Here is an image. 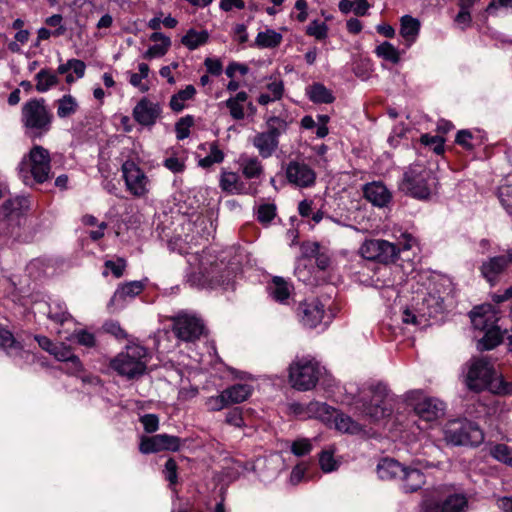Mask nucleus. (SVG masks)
Returning a JSON list of instances; mask_svg holds the SVG:
<instances>
[{
    "instance_id": "nucleus-33",
    "label": "nucleus",
    "mask_w": 512,
    "mask_h": 512,
    "mask_svg": "<svg viewBox=\"0 0 512 512\" xmlns=\"http://www.w3.org/2000/svg\"><path fill=\"white\" fill-rule=\"evenodd\" d=\"M309 99L314 103L330 104L335 100L332 92L322 83H314L308 89Z\"/></svg>"
},
{
    "instance_id": "nucleus-24",
    "label": "nucleus",
    "mask_w": 512,
    "mask_h": 512,
    "mask_svg": "<svg viewBox=\"0 0 512 512\" xmlns=\"http://www.w3.org/2000/svg\"><path fill=\"white\" fill-rule=\"evenodd\" d=\"M0 349L5 351L9 357L15 359L29 356V353L23 349L21 343L14 338L13 334L2 328H0Z\"/></svg>"
},
{
    "instance_id": "nucleus-47",
    "label": "nucleus",
    "mask_w": 512,
    "mask_h": 512,
    "mask_svg": "<svg viewBox=\"0 0 512 512\" xmlns=\"http://www.w3.org/2000/svg\"><path fill=\"white\" fill-rule=\"evenodd\" d=\"M139 450L143 454L156 453L161 450L159 436L144 437L141 439Z\"/></svg>"
},
{
    "instance_id": "nucleus-45",
    "label": "nucleus",
    "mask_w": 512,
    "mask_h": 512,
    "mask_svg": "<svg viewBox=\"0 0 512 512\" xmlns=\"http://www.w3.org/2000/svg\"><path fill=\"white\" fill-rule=\"evenodd\" d=\"M490 455L504 464L512 467V448L505 444H497L491 447Z\"/></svg>"
},
{
    "instance_id": "nucleus-48",
    "label": "nucleus",
    "mask_w": 512,
    "mask_h": 512,
    "mask_svg": "<svg viewBox=\"0 0 512 512\" xmlns=\"http://www.w3.org/2000/svg\"><path fill=\"white\" fill-rule=\"evenodd\" d=\"M472 2H463L459 3L460 11L456 15L454 21L457 25L460 26L461 29H465L467 26H469L471 22V15L469 12V8L473 5Z\"/></svg>"
},
{
    "instance_id": "nucleus-2",
    "label": "nucleus",
    "mask_w": 512,
    "mask_h": 512,
    "mask_svg": "<svg viewBox=\"0 0 512 512\" xmlns=\"http://www.w3.org/2000/svg\"><path fill=\"white\" fill-rule=\"evenodd\" d=\"M415 244L413 236L403 233L396 243L383 239L366 240L360 246L359 253L366 260L391 264L397 261L402 251L410 250Z\"/></svg>"
},
{
    "instance_id": "nucleus-12",
    "label": "nucleus",
    "mask_w": 512,
    "mask_h": 512,
    "mask_svg": "<svg viewBox=\"0 0 512 512\" xmlns=\"http://www.w3.org/2000/svg\"><path fill=\"white\" fill-rule=\"evenodd\" d=\"M198 272H194L189 281L200 287L215 288L224 284L222 277L218 276V266L213 262L205 259L204 256L200 257Z\"/></svg>"
},
{
    "instance_id": "nucleus-43",
    "label": "nucleus",
    "mask_w": 512,
    "mask_h": 512,
    "mask_svg": "<svg viewBox=\"0 0 512 512\" xmlns=\"http://www.w3.org/2000/svg\"><path fill=\"white\" fill-rule=\"evenodd\" d=\"M307 410L310 413V416L321 419L322 421L330 420L335 413V411L326 403L317 401L310 402L307 406Z\"/></svg>"
},
{
    "instance_id": "nucleus-56",
    "label": "nucleus",
    "mask_w": 512,
    "mask_h": 512,
    "mask_svg": "<svg viewBox=\"0 0 512 512\" xmlns=\"http://www.w3.org/2000/svg\"><path fill=\"white\" fill-rule=\"evenodd\" d=\"M512 298V287H509L503 291L491 292L488 294V303L496 304L500 306L502 303Z\"/></svg>"
},
{
    "instance_id": "nucleus-41",
    "label": "nucleus",
    "mask_w": 512,
    "mask_h": 512,
    "mask_svg": "<svg viewBox=\"0 0 512 512\" xmlns=\"http://www.w3.org/2000/svg\"><path fill=\"white\" fill-rule=\"evenodd\" d=\"M334 454L335 448L333 446L319 454V465L324 473H330L338 469L340 462L334 457Z\"/></svg>"
},
{
    "instance_id": "nucleus-39",
    "label": "nucleus",
    "mask_w": 512,
    "mask_h": 512,
    "mask_svg": "<svg viewBox=\"0 0 512 512\" xmlns=\"http://www.w3.org/2000/svg\"><path fill=\"white\" fill-rule=\"evenodd\" d=\"M503 315V310L500 306L492 303H482V325L487 327L492 324H497Z\"/></svg>"
},
{
    "instance_id": "nucleus-50",
    "label": "nucleus",
    "mask_w": 512,
    "mask_h": 512,
    "mask_svg": "<svg viewBox=\"0 0 512 512\" xmlns=\"http://www.w3.org/2000/svg\"><path fill=\"white\" fill-rule=\"evenodd\" d=\"M161 450L178 451L181 446L180 438L168 434H158Z\"/></svg>"
},
{
    "instance_id": "nucleus-57",
    "label": "nucleus",
    "mask_w": 512,
    "mask_h": 512,
    "mask_svg": "<svg viewBox=\"0 0 512 512\" xmlns=\"http://www.w3.org/2000/svg\"><path fill=\"white\" fill-rule=\"evenodd\" d=\"M105 267L109 269L116 278H120L126 267V261L123 258H118L116 261L107 260Z\"/></svg>"
},
{
    "instance_id": "nucleus-27",
    "label": "nucleus",
    "mask_w": 512,
    "mask_h": 512,
    "mask_svg": "<svg viewBox=\"0 0 512 512\" xmlns=\"http://www.w3.org/2000/svg\"><path fill=\"white\" fill-rule=\"evenodd\" d=\"M144 289L142 281H130L120 285L114 292L111 299L112 304L125 301L127 298H134L139 295Z\"/></svg>"
},
{
    "instance_id": "nucleus-14",
    "label": "nucleus",
    "mask_w": 512,
    "mask_h": 512,
    "mask_svg": "<svg viewBox=\"0 0 512 512\" xmlns=\"http://www.w3.org/2000/svg\"><path fill=\"white\" fill-rule=\"evenodd\" d=\"M286 176L290 183L298 187H309L316 178L314 170L306 162H289Z\"/></svg>"
},
{
    "instance_id": "nucleus-61",
    "label": "nucleus",
    "mask_w": 512,
    "mask_h": 512,
    "mask_svg": "<svg viewBox=\"0 0 512 512\" xmlns=\"http://www.w3.org/2000/svg\"><path fill=\"white\" fill-rule=\"evenodd\" d=\"M262 168L259 162H246L243 167V174L247 179H253L260 176Z\"/></svg>"
},
{
    "instance_id": "nucleus-44",
    "label": "nucleus",
    "mask_w": 512,
    "mask_h": 512,
    "mask_svg": "<svg viewBox=\"0 0 512 512\" xmlns=\"http://www.w3.org/2000/svg\"><path fill=\"white\" fill-rule=\"evenodd\" d=\"M375 53L386 61L397 64L400 61L399 51L389 42L385 41L376 47Z\"/></svg>"
},
{
    "instance_id": "nucleus-46",
    "label": "nucleus",
    "mask_w": 512,
    "mask_h": 512,
    "mask_svg": "<svg viewBox=\"0 0 512 512\" xmlns=\"http://www.w3.org/2000/svg\"><path fill=\"white\" fill-rule=\"evenodd\" d=\"M420 142L425 148L432 149L437 155H441L444 152L445 140L439 135L430 136L429 134H424L421 136Z\"/></svg>"
},
{
    "instance_id": "nucleus-32",
    "label": "nucleus",
    "mask_w": 512,
    "mask_h": 512,
    "mask_svg": "<svg viewBox=\"0 0 512 512\" xmlns=\"http://www.w3.org/2000/svg\"><path fill=\"white\" fill-rule=\"evenodd\" d=\"M420 30V22L412 16L405 15L401 18V36L408 42L412 43L417 37Z\"/></svg>"
},
{
    "instance_id": "nucleus-6",
    "label": "nucleus",
    "mask_w": 512,
    "mask_h": 512,
    "mask_svg": "<svg viewBox=\"0 0 512 512\" xmlns=\"http://www.w3.org/2000/svg\"><path fill=\"white\" fill-rule=\"evenodd\" d=\"M369 400L363 398L361 412L371 422H380L389 417L393 411V399L384 384H377L369 389Z\"/></svg>"
},
{
    "instance_id": "nucleus-8",
    "label": "nucleus",
    "mask_w": 512,
    "mask_h": 512,
    "mask_svg": "<svg viewBox=\"0 0 512 512\" xmlns=\"http://www.w3.org/2000/svg\"><path fill=\"white\" fill-rule=\"evenodd\" d=\"M172 321V331L181 341L193 342L203 333V323L194 315L181 312L172 317Z\"/></svg>"
},
{
    "instance_id": "nucleus-34",
    "label": "nucleus",
    "mask_w": 512,
    "mask_h": 512,
    "mask_svg": "<svg viewBox=\"0 0 512 512\" xmlns=\"http://www.w3.org/2000/svg\"><path fill=\"white\" fill-rule=\"evenodd\" d=\"M334 425L338 431L343 433L358 434L362 431V427L358 422L342 413L335 414Z\"/></svg>"
},
{
    "instance_id": "nucleus-28",
    "label": "nucleus",
    "mask_w": 512,
    "mask_h": 512,
    "mask_svg": "<svg viewBox=\"0 0 512 512\" xmlns=\"http://www.w3.org/2000/svg\"><path fill=\"white\" fill-rule=\"evenodd\" d=\"M47 317L56 324H64L72 319L71 314L68 312L66 304L60 300H51L46 304Z\"/></svg>"
},
{
    "instance_id": "nucleus-1",
    "label": "nucleus",
    "mask_w": 512,
    "mask_h": 512,
    "mask_svg": "<svg viewBox=\"0 0 512 512\" xmlns=\"http://www.w3.org/2000/svg\"><path fill=\"white\" fill-rule=\"evenodd\" d=\"M438 179L424 162L409 165L399 181V190L415 199L426 200L437 193Z\"/></svg>"
},
{
    "instance_id": "nucleus-36",
    "label": "nucleus",
    "mask_w": 512,
    "mask_h": 512,
    "mask_svg": "<svg viewBox=\"0 0 512 512\" xmlns=\"http://www.w3.org/2000/svg\"><path fill=\"white\" fill-rule=\"evenodd\" d=\"M270 295L278 302H285L290 296V285L281 277H274L269 286Z\"/></svg>"
},
{
    "instance_id": "nucleus-17",
    "label": "nucleus",
    "mask_w": 512,
    "mask_h": 512,
    "mask_svg": "<svg viewBox=\"0 0 512 512\" xmlns=\"http://www.w3.org/2000/svg\"><path fill=\"white\" fill-rule=\"evenodd\" d=\"M467 509V497L461 493H454L440 503L426 504L423 512H466Z\"/></svg>"
},
{
    "instance_id": "nucleus-18",
    "label": "nucleus",
    "mask_w": 512,
    "mask_h": 512,
    "mask_svg": "<svg viewBox=\"0 0 512 512\" xmlns=\"http://www.w3.org/2000/svg\"><path fill=\"white\" fill-rule=\"evenodd\" d=\"M417 415L427 422L436 421L445 413V403L438 398L426 397L415 405Z\"/></svg>"
},
{
    "instance_id": "nucleus-21",
    "label": "nucleus",
    "mask_w": 512,
    "mask_h": 512,
    "mask_svg": "<svg viewBox=\"0 0 512 512\" xmlns=\"http://www.w3.org/2000/svg\"><path fill=\"white\" fill-rule=\"evenodd\" d=\"M462 381L473 392L480 391V358L473 356L462 369Z\"/></svg>"
},
{
    "instance_id": "nucleus-64",
    "label": "nucleus",
    "mask_w": 512,
    "mask_h": 512,
    "mask_svg": "<svg viewBox=\"0 0 512 512\" xmlns=\"http://www.w3.org/2000/svg\"><path fill=\"white\" fill-rule=\"evenodd\" d=\"M226 106L229 108L230 114L234 119L241 120L244 118V109L241 103L228 99Z\"/></svg>"
},
{
    "instance_id": "nucleus-23",
    "label": "nucleus",
    "mask_w": 512,
    "mask_h": 512,
    "mask_svg": "<svg viewBox=\"0 0 512 512\" xmlns=\"http://www.w3.org/2000/svg\"><path fill=\"white\" fill-rule=\"evenodd\" d=\"M365 198L373 205L384 207L391 201V193L381 182L368 183L363 188Z\"/></svg>"
},
{
    "instance_id": "nucleus-11",
    "label": "nucleus",
    "mask_w": 512,
    "mask_h": 512,
    "mask_svg": "<svg viewBox=\"0 0 512 512\" xmlns=\"http://www.w3.org/2000/svg\"><path fill=\"white\" fill-rule=\"evenodd\" d=\"M122 173L126 187L133 195L139 197L148 192L149 179L137 162H123Z\"/></svg>"
},
{
    "instance_id": "nucleus-40",
    "label": "nucleus",
    "mask_w": 512,
    "mask_h": 512,
    "mask_svg": "<svg viewBox=\"0 0 512 512\" xmlns=\"http://www.w3.org/2000/svg\"><path fill=\"white\" fill-rule=\"evenodd\" d=\"M209 34L207 31L203 30L201 32H197L194 29H190L187 33L182 37L181 43L186 46L190 50H194L200 45L205 44L208 41Z\"/></svg>"
},
{
    "instance_id": "nucleus-62",
    "label": "nucleus",
    "mask_w": 512,
    "mask_h": 512,
    "mask_svg": "<svg viewBox=\"0 0 512 512\" xmlns=\"http://www.w3.org/2000/svg\"><path fill=\"white\" fill-rule=\"evenodd\" d=\"M472 138H473V135H472L471 131L460 130V131H458V133L456 135L455 142L458 145L462 146L463 148H465L467 150H471L473 148V146L471 144Z\"/></svg>"
},
{
    "instance_id": "nucleus-20",
    "label": "nucleus",
    "mask_w": 512,
    "mask_h": 512,
    "mask_svg": "<svg viewBox=\"0 0 512 512\" xmlns=\"http://www.w3.org/2000/svg\"><path fill=\"white\" fill-rule=\"evenodd\" d=\"M507 266L508 261L504 255L492 257L482 265V276L493 287L499 283Z\"/></svg>"
},
{
    "instance_id": "nucleus-19",
    "label": "nucleus",
    "mask_w": 512,
    "mask_h": 512,
    "mask_svg": "<svg viewBox=\"0 0 512 512\" xmlns=\"http://www.w3.org/2000/svg\"><path fill=\"white\" fill-rule=\"evenodd\" d=\"M161 114V107L158 103L143 97L133 109L134 119L143 126H152Z\"/></svg>"
},
{
    "instance_id": "nucleus-49",
    "label": "nucleus",
    "mask_w": 512,
    "mask_h": 512,
    "mask_svg": "<svg viewBox=\"0 0 512 512\" xmlns=\"http://www.w3.org/2000/svg\"><path fill=\"white\" fill-rule=\"evenodd\" d=\"M312 448V443L307 438L297 439L291 444V452L297 457L308 455Z\"/></svg>"
},
{
    "instance_id": "nucleus-53",
    "label": "nucleus",
    "mask_w": 512,
    "mask_h": 512,
    "mask_svg": "<svg viewBox=\"0 0 512 512\" xmlns=\"http://www.w3.org/2000/svg\"><path fill=\"white\" fill-rule=\"evenodd\" d=\"M78 344L91 348L96 344V339L93 333L88 332L87 330H78L73 333L72 336Z\"/></svg>"
},
{
    "instance_id": "nucleus-54",
    "label": "nucleus",
    "mask_w": 512,
    "mask_h": 512,
    "mask_svg": "<svg viewBox=\"0 0 512 512\" xmlns=\"http://www.w3.org/2000/svg\"><path fill=\"white\" fill-rule=\"evenodd\" d=\"M306 33L318 40H322L327 36V26L325 23L315 20L309 24Z\"/></svg>"
},
{
    "instance_id": "nucleus-55",
    "label": "nucleus",
    "mask_w": 512,
    "mask_h": 512,
    "mask_svg": "<svg viewBox=\"0 0 512 512\" xmlns=\"http://www.w3.org/2000/svg\"><path fill=\"white\" fill-rule=\"evenodd\" d=\"M194 120L192 116L181 118L175 125V130L178 139H184L189 136V128L193 125Z\"/></svg>"
},
{
    "instance_id": "nucleus-30",
    "label": "nucleus",
    "mask_w": 512,
    "mask_h": 512,
    "mask_svg": "<svg viewBox=\"0 0 512 512\" xmlns=\"http://www.w3.org/2000/svg\"><path fill=\"white\" fill-rule=\"evenodd\" d=\"M223 393L229 405L238 404L247 400L252 394V387L248 384H235L225 390Z\"/></svg>"
},
{
    "instance_id": "nucleus-22",
    "label": "nucleus",
    "mask_w": 512,
    "mask_h": 512,
    "mask_svg": "<svg viewBox=\"0 0 512 512\" xmlns=\"http://www.w3.org/2000/svg\"><path fill=\"white\" fill-rule=\"evenodd\" d=\"M399 482L404 492L412 493L425 484V475L418 468L405 466Z\"/></svg>"
},
{
    "instance_id": "nucleus-35",
    "label": "nucleus",
    "mask_w": 512,
    "mask_h": 512,
    "mask_svg": "<svg viewBox=\"0 0 512 512\" xmlns=\"http://www.w3.org/2000/svg\"><path fill=\"white\" fill-rule=\"evenodd\" d=\"M498 198L507 213L512 216V174H508L499 186Z\"/></svg>"
},
{
    "instance_id": "nucleus-4",
    "label": "nucleus",
    "mask_w": 512,
    "mask_h": 512,
    "mask_svg": "<svg viewBox=\"0 0 512 512\" xmlns=\"http://www.w3.org/2000/svg\"><path fill=\"white\" fill-rule=\"evenodd\" d=\"M53 115L48 110L45 99L34 98L27 101L21 111L23 126L33 137H40L51 128Z\"/></svg>"
},
{
    "instance_id": "nucleus-31",
    "label": "nucleus",
    "mask_w": 512,
    "mask_h": 512,
    "mask_svg": "<svg viewBox=\"0 0 512 512\" xmlns=\"http://www.w3.org/2000/svg\"><path fill=\"white\" fill-rule=\"evenodd\" d=\"M51 355L58 361L67 362L68 364H75L76 370H82V363L78 356H76L70 347L63 343L55 344Z\"/></svg>"
},
{
    "instance_id": "nucleus-42",
    "label": "nucleus",
    "mask_w": 512,
    "mask_h": 512,
    "mask_svg": "<svg viewBox=\"0 0 512 512\" xmlns=\"http://www.w3.org/2000/svg\"><path fill=\"white\" fill-rule=\"evenodd\" d=\"M78 109L76 99L71 95H64L57 100V115L59 118H66L74 114Z\"/></svg>"
},
{
    "instance_id": "nucleus-37",
    "label": "nucleus",
    "mask_w": 512,
    "mask_h": 512,
    "mask_svg": "<svg viewBox=\"0 0 512 512\" xmlns=\"http://www.w3.org/2000/svg\"><path fill=\"white\" fill-rule=\"evenodd\" d=\"M282 38L280 33L272 29H267L266 31L258 33L255 45L259 48H275L280 45Z\"/></svg>"
},
{
    "instance_id": "nucleus-63",
    "label": "nucleus",
    "mask_w": 512,
    "mask_h": 512,
    "mask_svg": "<svg viewBox=\"0 0 512 512\" xmlns=\"http://www.w3.org/2000/svg\"><path fill=\"white\" fill-rule=\"evenodd\" d=\"M28 160H49L50 154L47 149L40 145H35L28 154Z\"/></svg>"
},
{
    "instance_id": "nucleus-9",
    "label": "nucleus",
    "mask_w": 512,
    "mask_h": 512,
    "mask_svg": "<svg viewBox=\"0 0 512 512\" xmlns=\"http://www.w3.org/2000/svg\"><path fill=\"white\" fill-rule=\"evenodd\" d=\"M268 130L254 138V145L264 158L270 157L278 145V137L286 128V122L279 117H271L267 121Z\"/></svg>"
},
{
    "instance_id": "nucleus-60",
    "label": "nucleus",
    "mask_w": 512,
    "mask_h": 512,
    "mask_svg": "<svg viewBox=\"0 0 512 512\" xmlns=\"http://www.w3.org/2000/svg\"><path fill=\"white\" fill-rule=\"evenodd\" d=\"M171 45L166 44H155L149 47V49L144 53V58L152 59L155 57L164 56Z\"/></svg>"
},
{
    "instance_id": "nucleus-38",
    "label": "nucleus",
    "mask_w": 512,
    "mask_h": 512,
    "mask_svg": "<svg viewBox=\"0 0 512 512\" xmlns=\"http://www.w3.org/2000/svg\"><path fill=\"white\" fill-rule=\"evenodd\" d=\"M36 90L38 92H46L50 88L58 84V77L48 69H41L36 75Z\"/></svg>"
},
{
    "instance_id": "nucleus-5",
    "label": "nucleus",
    "mask_w": 512,
    "mask_h": 512,
    "mask_svg": "<svg viewBox=\"0 0 512 512\" xmlns=\"http://www.w3.org/2000/svg\"><path fill=\"white\" fill-rule=\"evenodd\" d=\"M321 367L312 358H296L289 366V382L298 391L313 389L321 375Z\"/></svg>"
},
{
    "instance_id": "nucleus-25",
    "label": "nucleus",
    "mask_w": 512,
    "mask_h": 512,
    "mask_svg": "<svg viewBox=\"0 0 512 512\" xmlns=\"http://www.w3.org/2000/svg\"><path fill=\"white\" fill-rule=\"evenodd\" d=\"M404 465L392 458H384L377 465V474L382 480L399 481Z\"/></svg>"
},
{
    "instance_id": "nucleus-10",
    "label": "nucleus",
    "mask_w": 512,
    "mask_h": 512,
    "mask_svg": "<svg viewBox=\"0 0 512 512\" xmlns=\"http://www.w3.org/2000/svg\"><path fill=\"white\" fill-rule=\"evenodd\" d=\"M499 396L512 395V382L504 380L503 375L482 358V390Z\"/></svg>"
},
{
    "instance_id": "nucleus-52",
    "label": "nucleus",
    "mask_w": 512,
    "mask_h": 512,
    "mask_svg": "<svg viewBox=\"0 0 512 512\" xmlns=\"http://www.w3.org/2000/svg\"><path fill=\"white\" fill-rule=\"evenodd\" d=\"M276 215V207L274 204H262L258 208L257 219L261 223H270Z\"/></svg>"
},
{
    "instance_id": "nucleus-13",
    "label": "nucleus",
    "mask_w": 512,
    "mask_h": 512,
    "mask_svg": "<svg viewBox=\"0 0 512 512\" xmlns=\"http://www.w3.org/2000/svg\"><path fill=\"white\" fill-rule=\"evenodd\" d=\"M49 173V162H21L19 168V175L27 186L45 182Z\"/></svg>"
},
{
    "instance_id": "nucleus-3",
    "label": "nucleus",
    "mask_w": 512,
    "mask_h": 512,
    "mask_svg": "<svg viewBox=\"0 0 512 512\" xmlns=\"http://www.w3.org/2000/svg\"><path fill=\"white\" fill-rule=\"evenodd\" d=\"M150 358V354L144 346L131 344L111 359L110 367L118 375L132 380L146 373Z\"/></svg>"
},
{
    "instance_id": "nucleus-51",
    "label": "nucleus",
    "mask_w": 512,
    "mask_h": 512,
    "mask_svg": "<svg viewBox=\"0 0 512 512\" xmlns=\"http://www.w3.org/2000/svg\"><path fill=\"white\" fill-rule=\"evenodd\" d=\"M205 405L209 411H220L229 406L223 391L219 395L207 398Z\"/></svg>"
},
{
    "instance_id": "nucleus-29",
    "label": "nucleus",
    "mask_w": 512,
    "mask_h": 512,
    "mask_svg": "<svg viewBox=\"0 0 512 512\" xmlns=\"http://www.w3.org/2000/svg\"><path fill=\"white\" fill-rule=\"evenodd\" d=\"M222 190L232 194L247 193L248 188L240 181L238 174L234 172H223L220 179Z\"/></svg>"
},
{
    "instance_id": "nucleus-16",
    "label": "nucleus",
    "mask_w": 512,
    "mask_h": 512,
    "mask_svg": "<svg viewBox=\"0 0 512 512\" xmlns=\"http://www.w3.org/2000/svg\"><path fill=\"white\" fill-rule=\"evenodd\" d=\"M471 424L466 420H453L444 428L445 440L452 445H467L471 442Z\"/></svg>"
},
{
    "instance_id": "nucleus-7",
    "label": "nucleus",
    "mask_w": 512,
    "mask_h": 512,
    "mask_svg": "<svg viewBox=\"0 0 512 512\" xmlns=\"http://www.w3.org/2000/svg\"><path fill=\"white\" fill-rule=\"evenodd\" d=\"M31 206V198L27 195L10 196L0 204V224L7 227L19 226L26 218Z\"/></svg>"
},
{
    "instance_id": "nucleus-59",
    "label": "nucleus",
    "mask_w": 512,
    "mask_h": 512,
    "mask_svg": "<svg viewBox=\"0 0 512 512\" xmlns=\"http://www.w3.org/2000/svg\"><path fill=\"white\" fill-rule=\"evenodd\" d=\"M165 478L171 485L177 482V464L173 458H169L165 463L164 469Z\"/></svg>"
},
{
    "instance_id": "nucleus-58",
    "label": "nucleus",
    "mask_w": 512,
    "mask_h": 512,
    "mask_svg": "<svg viewBox=\"0 0 512 512\" xmlns=\"http://www.w3.org/2000/svg\"><path fill=\"white\" fill-rule=\"evenodd\" d=\"M144 430L147 433L155 432L159 427V419L155 414H146L140 418Z\"/></svg>"
},
{
    "instance_id": "nucleus-15",
    "label": "nucleus",
    "mask_w": 512,
    "mask_h": 512,
    "mask_svg": "<svg viewBox=\"0 0 512 512\" xmlns=\"http://www.w3.org/2000/svg\"><path fill=\"white\" fill-rule=\"evenodd\" d=\"M324 314V305L317 299L310 302H302L298 307L300 321L308 328H314L319 325L324 318Z\"/></svg>"
},
{
    "instance_id": "nucleus-26",
    "label": "nucleus",
    "mask_w": 512,
    "mask_h": 512,
    "mask_svg": "<svg viewBox=\"0 0 512 512\" xmlns=\"http://www.w3.org/2000/svg\"><path fill=\"white\" fill-rule=\"evenodd\" d=\"M482 350H492L499 346L503 340L507 329L501 330L497 324H492L487 327L482 325Z\"/></svg>"
}]
</instances>
